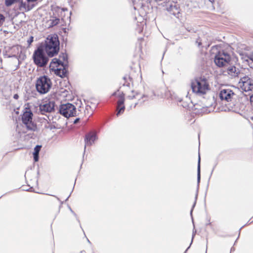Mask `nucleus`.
<instances>
[{
    "instance_id": "bb28decb",
    "label": "nucleus",
    "mask_w": 253,
    "mask_h": 253,
    "mask_svg": "<svg viewBox=\"0 0 253 253\" xmlns=\"http://www.w3.org/2000/svg\"><path fill=\"white\" fill-rule=\"evenodd\" d=\"M80 119L79 118H77L75 121H74V124H77L79 121Z\"/></svg>"
},
{
    "instance_id": "7c9ffc66",
    "label": "nucleus",
    "mask_w": 253,
    "mask_h": 253,
    "mask_svg": "<svg viewBox=\"0 0 253 253\" xmlns=\"http://www.w3.org/2000/svg\"><path fill=\"white\" fill-rule=\"evenodd\" d=\"M136 104H137V103H135V105H134V107L136 105Z\"/></svg>"
},
{
    "instance_id": "4be33fe9",
    "label": "nucleus",
    "mask_w": 253,
    "mask_h": 253,
    "mask_svg": "<svg viewBox=\"0 0 253 253\" xmlns=\"http://www.w3.org/2000/svg\"><path fill=\"white\" fill-rule=\"evenodd\" d=\"M5 21V17L0 13V26H1Z\"/></svg>"
},
{
    "instance_id": "f3484780",
    "label": "nucleus",
    "mask_w": 253,
    "mask_h": 253,
    "mask_svg": "<svg viewBox=\"0 0 253 253\" xmlns=\"http://www.w3.org/2000/svg\"><path fill=\"white\" fill-rule=\"evenodd\" d=\"M197 181L199 183L200 181V157L199 156L198 169H197Z\"/></svg>"
},
{
    "instance_id": "a211bd4d",
    "label": "nucleus",
    "mask_w": 253,
    "mask_h": 253,
    "mask_svg": "<svg viewBox=\"0 0 253 253\" xmlns=\"http://www.w3.org/2000/svg\"><path fill=\"white\" fill-rule=\"evenodd\" d=\"M50 25L51 26H56L59 23V19L55 18L54 19H51L50 20Z\"/></svg>"
},
{
    "instance_id": "0eeeda50",
    "label": "nucleus",
    "mask_w": 253,
    "mask_h": 253,
    "mask_svg": "<svg viewBox=\"0 0 253 253\" xmlns=\"http://www.w3.org/2000/svg\"><path fill=\"white\" fill-rule=\"evenodd\" d=\"M230 56L227 53L219 51L214 57L215 64L219 67L227 65L230 61Z\"/></svg>"
},
{
    "instance_id": "9b49d317",
    "label": "nucleus",
    "mask_w": 253,
    "mask_h": 253,
    "mask_svg": "<svg viewBox=\"0 0 253 253\" xmlns=\"http://www.w3.org/2000/svg\"><path fill=\"white\" fill-rule=\"evenodd\" d=\"M235 96V94L230 89H222L219 93L220 98L222 100L230 102Z\"/></svg>"
},
{
    "instance_id": "6ab92c4d",
    "label": "nucleus",
    "mask_w": 253,
    "mask_h": 253,
    "mask_svg": "<svg viewBox=\"0 0 253 253\" xmlns=\"http://www.w3.org/2000/svg\"><path fill=\"white\" fill-rule=\"evenodd\" d=\"M17 0H5V4L7 6H11Z\"/></svg>"
},
{
    "instance_id": "cd10ccee",
    "label": "nucleus",
    "mask_w": 253,
    "mask_h": 253,
    "mask_svg": "<svg viewBox=\"0 0 253 253\" xmlns=\"http://www.w3.org/2000/svg\"><path fill=\"white\" fill-rule=\"evenodd\" d=\"M32 187H30V188L29 189H23V190H26V191H29L30 189L31 191H32Z\"/></svg>"
},
{
    "instance_id": "f8f14e48",
    "label": "nucleus",
    "mask_w": 253,
    "mask_h": 253,
    "mask_svg": "<svg viewBox=\"0 0 253 253\" xmlns=\"http://www.w3.org/2000/svg\"><path fill=\"white\" fill-rule=\"evenodd\" d=\"M167 9L170 14L174 16L179 13V6L174 2L168 4Z\"/></svg>"
},
{
    "instance_id": "2f4dec72",
    "label": "nucleus",
    "mask_w": 253,
    "mask_h": 253,
    "mask_svg": "<svg viewBox=\"0 0 253 253\" xmlns=\"http://www.w3.org/2000/svg\"><path fill=\"white\" fill-rule=\"evenodd\" d=\"M84 251L81 252V253H83Z\"/></svg>"
},
{
    "instance_id": "dca6fc26",
    "label": "nucleus",
    "mask_w": 253,
    "mask_h": 253,
    "mask_svg": "<svg viewBox=\"0 0 253 253\" xmlns=\"http://www.w3.org/2000/svg\"><path fill=\"white\" fill-rule=\"evenodd\" d=\"M42 146L37 145L34 148V152L33 153L34 159L35 162L39 160V154L41 150Z\"/></svg>"
},
{
    "instance_id": "5701e85b",
    "label": "nucleus",
    "mask_w": 253,
    "mask_h": 253,
    "mask_svg": "<svg viewBox=\"0 0 253 253\" xmlns=\"http://www.w3.org/2000/svg\"><path fill=\"white\" fill-rule=\"evenodd\" d=\"M196 43L197 44L198 46L200 47L202 45L201 40L200 39H198L196 41Z\"/></svg>"
},
{
    "instance_id": "c756f323",
    "label": "nucleus",
    "mask_w": 253,
    "mask_h": 253,
    "mask_svg": "<svg viewBox=\"0 0 253 253\" xmlns=\"http://www.w3.org/2000/svg\"><path fill=\"white\" fill-rule=\"evenodd\" d=\"M15 57V55H9L8 57Z\"/></svg>"
},
{
    "instance_id": "473e14b6",
    "label": "nucleus",
    "mask_w": 253,
    "mask_h": 253,
    "mask_svg": "<svg viewBox=\"0 0 253 253\" xmlns=\"http://www.w3.org/2000/svg\"><path fill=\"white\" fill-rule=\"evenodd\" d=\"M252 56H253V54H252Z\"/></svg>"
},
{
    "instance_id": "b1692460",
    "label": "nucleus",
    "mask_w": 253,
    "mask_h": 253,
    "mask_svg": "<svg viewBox=\"0 0 253 253\" xmlns=\"http://www.w3.org/2000/svg\"><path fill=\"white\" fill-rule=\"evenodd\" d=\"M250 99L251 104L253 105V94L250 96Z\"/></svg>"
},
{
    "instance_id": "20e7f679",
    "label": "nucleus",
    "mask_w": 253,
    "mask_h": 253,
    "mask_svg": "<svg viewBox=\"0 0 253 253\" xmlns=\"http://www.w3.org/2000/svg\"><path fill=\"white\" fill-rule=\"evenodd\" d=\"M51 82L47 76H43L39 78L36 82V87L38 92L45 94L49 91L51 87Z\"/></svg>"
},
{
    "instance_id": "39448f33",
    "label": "nucleus",
    "mask_w": 253,
    "mask_h": 253,
    "mask_svg": "<svg viewBox=\"0 0 253 253\" xmlns=\"http://www.w3.org/2000/svg\"><path fill=\"white\" fill-rule=\"evenodd\" d=\"M34 62L36 65L39 67L45 66L48 61V59L45 55L43 48L40 46L34 52L33 55Z\"/></svg>"
},
{
    "instance_id": "f03ea898",
    "label": "nucleus",
    "mask_w": 253,
    "mask_h": 253,
    "mask_svg": "<svg viewBox=\"0 0 253 253\" xmlns=\"http://www.w3.org/2000/svg\"><path fill=\"white\" fill-rule=\"evenodd\" d=\"M42 46L48 56H54L59 50V42L57 36H49L45 41L44 45Z\"/></svg>"
},
{
    "instance_id": "9d476101",
    "label": "nucleus",
    "mask_w": 253,
    "mask_h": 253,
    "mask_svg": "<svg viewBox=\"0 0 253 253\" xmlns=\"http://www.w3.org/2000/svg\"><path fill=\"white\" fill-rule=\"evenodd\" d=\"M55 103L53 101H45L42 102L39 106L40 111L42 114L46 113H51L54 111Z\"/></svg>"
},
{
    "instance_id": "393cba45",
    "label": "nucleus",
    "mask_w": 253,
    "mask_h": 253,
    "mask_svg": "<svg viewBox=\"0 0 253 253\" xmlns=\"http://www.w3.org/2000/svg\"><path fill=\"white\" fill-rule=\"evenodd\" d=\"M33 42V37H31L30 39L28 41V42H29V44H31V42Z\"/></svg>"
},
{
    "instance_id": "aec40b11",
    "label": "nucleus",
    "mask_w": 253,
    "mask_h": 253,
    "mask_svg": "<svg viewBox=\"0 0 253 253\" xmlns=\"http://www.w3.org/2000/svg\"><path fill=\"white\" fill-rule=\"evenodd\" d=\"M138 94L137 93H134L133 91H132V95H129L127 97V99L131 100L134 98H137Z\"/></svg>"
},
{
    "instance_id": "4468645a",
    "label": "nucleus",
    "mask_w": 253,
    "mask_h": 253,
    "mask_svg": "<svg viewBox=\"0 0 253 253\" xmlns=\"http://www.w3.org/2000/svg\"><path fill=\"white\" fill-rule=\"evenodd\" d=\"M96 139V134L93 132H90L85 135L84 150L86 146L91 145Z\"/></svg>"
},
{
    "instance_id": "6e6552de",
    "label": "nucleus",
    "mask_w": 253,
    "mask_h": 253,
    "mask_svg": "<svg viewBox=\"0 0 253 253\" xmlns=\"http://www.w3.org/2000/svg\"><path fill=\"white\" fill-rule=\"evenodd\" d=\"M238 85L244 91L248 92L253 89V80L248 76L241 78Z\"/></svg>"
},
{
    "instance_id": "1a4fd4ad",
    "label": "nucleus",
    "mask_w": 253,
    "mask_h": 253,
    "mask_svg": "<svg viewBox=\"0 0 253 253\" xmlns=\"http://www.w3.org/2000/svg\"><path fill=\"white\" fill-rule=\"evenodd\" d=\"M33 113L31 111L24 112L22 117V120L27 129L31 130H35L36 128V126L34 125L32 121Z\"/></svg>"
},
{
    "instance_id": "7ed1b4c3",
    "label": "nucleus",
    "mask_w": 253,
    "mask_h": 253,
    "mask_svg": "<svg viewBox=\"0 0 253 253\" xmlns=\"http://www.w3.org/2000/svg\"><path fill=\"white\" fill-rule=\"evenodd\" d=\"M191 88L193 92L204 94L209 89V84L205 78H197L192 82Z\"/></svg>"
},
{
    "instance_id": "f257e3e1",
    "label": "nucleus",
    "mask_w": 253,
    "mask_h": 253,
    "mask_svg": "<svg viewBox=\"0 0 253 253\" xmlns=\"http://www.w3.org/2000/svg\"><path fill=\"white\" fill-rule=\"evenodd\" d=\"M57 68L55 70V74L61 78L65 77L68 73V61L67 55L66 53L61 54L58 58H54L52 60L51 66Z\"/></svg>"
},
{
    "instance_id": "ddd939ff",
    "label": "nucleus",
    "mask_w": 253,
    "mask_h": 253,
    "mask_svg": "<svg viewBox=\"0 0 253 253\" xmlns=\"http://www.w3.org/2000/svg\"><path fill=\"white\" fill-rule=\"evenodd\" d=\"M124 95L122 94L118 101L117 107V109L118 112L117 113V116H118L121 114L123 113L125 110V105H124Z\"/></svg>"
},
{
    "instance_id": "2eb2a0df",
    "label": "nucleus",
    "mask_w": 253,
    "mask_h": 253,
    "mask_svg": "<svg viewBox=\"0 0 253 253\" xmlns=\"http://www.w3.org/2000/svg\"><path fill=\"white\" fill-rule=\"evenodd\" d=\"M227 72L232 78H235L238 76L240 73V70L234 66H230L227 68Z\"/></svg>"
},
{
    "instance_id": "c85d7f7f",
    "label": "nucleus",
    "mask_w": 253,
    "mask_h": 253,
    "mask_svg": "<svg viewBox=\"0 0 253 253\" xmlns=\"http://www.w3.org/2000/svg\"><path fill=\"white\" fill-rule=\"evenodd\" d=\"M249 59L252 61L251 64H253V59L252 58H250Z\"/></svg>"
},
{
    "instance_id": "412c9836",
    "label": "nucleus",
    "mask_w": 253,
    "mask_h": 253,
    "mask_svg": "<svg viewBox=\"0 0 253 253\" xmlns=\"http://www.w3.org/2000/svg\"><path fill=\"white\" fill-rule=\"evenodd\" d=\"M20 9H24L25 10L29 11L31 9L29 6L27 7L26 4L25 3L21 2L20 4Z\"/></svg>"
},
{
    "instance_id": "a878e982",
    "label": "nucleus",
    "mask_w": 253,
    "mask_h": 253,
    "mask_svg": "<svg viewBox=\"0 0 253 253\" xmlns=\"http://www.w3.org/2000/svg\"><path fill=\"white\" fill-rule=\"evenodd\" d=\"M13 98L15 99H18V98H19V95L17 94H15L14 95Z\"/></svg>"
},
{
    "instance_id": "423d86ee",
    "label": "nucleus",
    "mask_w": 253,
    "mask_h": 253,
    "mask_svg": "<svg viewBox=\"0 0 253 253\" xmlns=\"http://www.w3.org/2000/svg\"><path fill=\"white\" fill-rule=\"evenodd\" d=\"M59 111L61 115L66 118L75 116L77 112L76 107L69 103L61 104Z\"/></svg>"
}]
</instances>
